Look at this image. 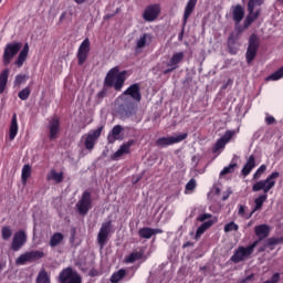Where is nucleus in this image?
Listing matches in <instances>:
<instances>
[{
    "instance_id": "nucleus-37",
    "label": "nucleus",
    "mask_w": 283,
    "mask_h": 283,
    "mask_svg": "<svg viewBox=\"0 0 283 283\" xmlns=\"http://www.w3.org/2000/svg\"><path fill=\"white\" fill-rule=\"evenodd\" d=\"M235 168H238V164L237 163H231L229 166L224 167L221 171H220V177L233 174L235 171Z\"/></svg>"
},
{
    "instance_id": "nucleus-45",
    "label": "nucleus",
    "mask_w": 283,
    "mask_h": 283,
    "mask_svg": "<svg viewBox=\"0 0 283 283\" xmlns=\"http://www.w3.org/2000/svg\"><path fill=\"white\" fill-rule=\"evenodd\" d=\"M268 167L265 165H261L260 168L254 172L253 179H260L261 176L266 171Z\"/></svg>"
},
{
    "instance_id": "nucleus-60",
    "label": "nucleus",
    "mask_w": 283,
    "mask_h": 283,
    "mask_svg": "<svg viewBox=\"0 0 283 283\" xmlns=\"http://www.w3.org/2000/svg\"><path fill=\"white\" fill-rule=\"evenodd\" d=\"M190 245V242H187V243H185L184 245H182V248H187V247H189Z\"/></svg>"
},
{
    "instance_id": "nucleus-19",
    "label": "nucleus",
    "mask_w": 283,
    "mask_h": 283,
    "mask_svg": "<svg viewBox=\"0 0 283 283\" xmlns=\"http://www.w3.org/2000/svg\"><path fill=\"white\" fill-rule=\"evenodd\" d=\"M60 128H61L60 119L56 117H53L48 125L50 140L57 139V135L60 134Z\"/></svg>"
},
{
    "instance_id": "nucleus-36",
    "label": "nucleus",
    "mask_w": 283,
    "mask_h": 283,
    "mask_svg": "<svg viewBox=\"0 0 283 283\" xmlns=\"http://www.w3.org/2000/svg\"><path fill=\"white\" fill-rule=\"evenodd\" d=\"M138 237L142 239H151L154 237L153 228L145 227V228L139 229Z\"/></svg>"
},
{
    "instance_id": "nucleus-20",
    "label": "nucleus",
    "mask_w": 283,
    "mask_h": 283,
    "mask_svg": "<svg viewBox=\"0 0 283 283\" xmlns=\"http://www.w3.org/2000/svg\"><path fill=\"white\" fill-rule=\"evenodd\" d=\"M136 142L134 139L128 140L126 144H123L117 151L114 153L112 156L113 160H117L118 158L123 157L124 155L130 154V148L134 146Z\"/></svg>"
},
{
    "instance_id": "nucleus-23",
    "label": "nucleus",
    "mask_w": 283,
    "mask_h": 283,
    "mask_svg": "<svg viewBox=\"0 0 283 283\" xmlns=\"http://www.w3.org/2000/svg\"><path fill=\"white\" fill-rule=\"evenodd\" d=\"M254 233L259 238V241H263L271 233V227L268 224H260L254 228Z\"/></svg>"
},
{
    "instance_id": "nucleus-59",
    "label": "nucleus",
    "mask_w": 283,
    "mask_h": 283,
    "mask_svg": "<svg viewBox=\"0 0 283 283\" xmlns=\"http://www.w3.org/2000/svg\"><path fill=\"white\" fill-rule=\"evenodd\" d=\"M4 266L6 264L0 263V271H2Z\"/></svg>"
},
{
    "instance_id": "nucleus-41",
    "label": "nucleus",
    "mask_w": 283,
    "mask_h": 283,
    "mask_svg": "<svg viewBox=\"0 0 283 283\" xmlns=\"http://www.w3.org/2000/svg\"><path fill=\"white\" fill-rule=\"evenodd\" d=\"M30 95H31V88L30 86H25L24 88L19 91L18 98L21 101H27L29 99Z\"/></svg>"
},
{
    "instance_id": "nucleus-34",
    "label": "nucleus",
    "mask_w": 283,
    "mask_h": 283,
    "mask_svg": "<svg viewBox=\"0 0 283 283\" xmlns=\"http://www.w3.org/2000/svg\"><path fill=\"white\" fill-rule=\"evenodd\" d=\"M9 78V69H4L3 72L0 73V94H2L7 87Z\"/></svg>"
},
{
    "instance_id": "nucleus-18",
    "label": "nucleus",
    "mask_w": 283,
    "mask_h": 283,
    "mask_svg": "<svg viewBox=\"0 0 283 283\" xmlns=\"http://www.w3.org/2000/svg\"><path fill=\"white\" fill-rule=\"evenodd\" d=\"M232 20L235 25H239L245 18V9L241 3L231 6Z\"/></svg>"
},
{
    "instance_id": "nucleus-58",
    "label": "nucleus",
    "mask_w": 283,
    "mask_h": 283,
    "mask_svg": "<svg viewBox=\"0 0 283 283\" xmlns=\"http://www.w3.org/2000/svg\"><path fill=\"white\" fill-rule=\"evenodd\" d=\"M86 0H74L76 4H83Z\"/></svg>"
},
{
    "instance_id": "nucleus-29",
    "label": "nucleus",
    "mask_w": 283,
    "mask_h": 283,
    "mask_svg": "<svg viewBox=\"0 0 283 283\" xmlns=\"http://www.w3.org/2000/svg\"><path fill=\"white\" fill-rule=\"evenodd\" d=\"M48 181H54L55 184H62L64 180V174L63 172H56V170L51 169L50 172L46 175Z\"/></svg>"
},
{
    "instance_id": "nucleus-14",
    "label": "nucleus",
    "mask_w": 283,
    "mask_h": 283,
    "mask_svg": "<svg viewBox=\"0 0 283 283\" xmlns=\"http://www.w3.org/2000/svg\"><path fill=\"white\" fill-rule=\"evenodd\" d=\"M160 14V6L155 3V4H149L145 8L143 12V19L146 22H154L155 20L158 19Z\"/></svg>"
},
{
    "instance_id": "nucleus-10",
    "label": "nucleus",
    "mask_w": 283,
    "mask_h": 283,
    "mask_svg": "<svg viewBox=\"0 0 283 283\" xmlns=\"http://www.w3.org/2000/svg\"><path fill=\"white\" fill-rule=\"evenodd\" d=\"M90 52H91V42L88 38H85V40L81 42L77 49V53H76L77 65L82 66L86 63Z\"/></svg>"
},
{
    "instance_id": "nucleus-25",
    "label": "nucleus",
    "mask_w": 283,
    "mask_h": 283,
    "mask_svg": "<svg viewBox=\"0 0 283 283\" xmlns=\"http://www.w3.org/2000/svg\"><path fill=\"white\" fill-rule=\"evenodd\" d=\"M185 53L180 51L179 53H174L170 60L167 62V67H172V70H177L179 64L184 61Z\"/></svg>"
},
{
    "instance_id": "nucleus-16",
    "label": "nucleus",
    "mask_w": 283,
    "mask_h": 283,
    "mask_svg": "<svg viewBox=\"0 0 283 283\" xmlns=\"http://www.w3.org/2000/svg\"><path fill=\"white\" fill-rule=\"evenodd\" d=\"M27 240L28 237L23 230L15 232L12 238L11 250L19 251L27 243Z\"/></svg>"
},
{
    "instance_id": "nucleus-63",
    "label": "nucleus",
    "mask_w": 283,
    "mask_h": 283,
    "mask_svg": "<svg viewBox=\"0 0 283 283\" xmlns=\"http://www.w3.org/2000/svg\"><path fill=\"white\" fill-rule=\"evenodd\" d=\"M191 160H192V161H196V160H197V157H196V156H193V157L191 158Z\"/></svg>"
},
{
    "instance_id": "nucleus-38",
    "label": "nucleus",
    "mask_w": 283,
    "mask_h": 283,
    "mask_svg": "<svg viewBox=\"0 0 283 283\" xmlns=\"http://www.w3.org/2000/svg\"><path fill=\"white\" fill-rule=\"evenodd\" d=\"M126 275V270H119L112 274L111 276V283H118L122 279H124Z\"/></svg>"
},
{
    "instance_id": "nucleus-44",
    "label": "nucleus",
    "mask_w": 283,
    "mask_h": 283,
    "mask_svg": "<svg viewBox=\"0 0 283 283\" xmlns=\"http://www.w3.org/2000/svg\"><path fill=\"white\" fill-rule=\"evenodd\" d=\"M240 227L235 222H230L224 226L223 231L226 233L231 232V231H239Z\"/></svg>"
},
{
    "instance_id": "nucleus-6",
    "label": "nucleus",
    "mask_w": 283,
    "mask_h": 283,
    "mask_svg": "<svg viewBox=\"0 0 283 283\" xmlns=\"http://www.w3.org/2000/svg\"><path fill=\"white\" fill-rule=\"evenodd\" d=\"M260 49V38L256 33H252L249 38V44L245 53V60L248 64H251L259 52Z\"/></svg>"
},
{
    "instance_id": "nucleus-32",
    "label": "nucleus",
    "mask_w": 283,
    "mask_h": 283,
    "mask_svg": "<svg viewBox=\"0 0 283 283\" xmlns=\"http://www.w3.org/2000/svg\"><path fill=\"white\" fill-rule=\"evenodd\" d=\"M64 241V235L60 232H55L52 234L49 241L50 248H56Z\"/></svg>"
},
{
    "instance_id": "nucleus-35",
    "label": "nucleus",
    "mask_w": 283,
    "mask_h": 283,
    "mask_svg": "<svg viewBox=\"0 0 283 283\" xmlns=\"http://www.w3.org/2000/svg\"><path fill=\"white\" fill-rule=\"evenodd\" d=\"M32 175V167L30 165H24L21 170V181L23 185L28 182V179Z\"/></svg>"
},
{
    "instance_id": "nucleus-57",
    "label": "nucleus",
    "mask_w": 283,
    "mask_h": 283,
    "mask_svg": "<svg viewBox=\"0 0 283 283\" xmlns=\"http://www.w3.org/2000/svg\"><path fill=\"white\" fill-rule=\"evenodd\" d=\"M66 17V12L64 11L63 13H61L59 21L62 22Z\"/></svg>"
},
{
    "instance_id": "nucleus-64",
    "label": "nucleus",
    "mask_w": 283,
    "mask_h": 283,
    "mask_svg": "<svg viewBox=\"0 0 283 283\" xmlns=\"http://www.w3.org/2000/svg\"><path fill=\"white\" fill-rule=\"evenodd\" d=\"M228 199V197H223V200H227Z\"/></svg>"
},
{
    "instance_id": "nucleus-52",
    "label": "nucleus",
    "mask_w": 283,
    "mask_h": 283,
    "mask_svg": "<svg viewBox=\"0 0 283 283\" xmlns=\"http://www.w3.org/2000/svg\"><path fill=\"white\" fill-rule=\"evenodd\" d=\"M207 231V229L201 224L196 232V238L200 237L201 234H203Z\"/></svg>"
},
{
    "instance_id": "nucleus-46",
    "label": "nucleus",
    "mask_w": 283,
    "mask_h": 283,
    "mask_svg": "<svg viewBox=\"0 0 283 283\" xmlns=\"http://www.w3.org/2000/svg\"><path fill=\"white\" fill-rule=\"evenodd\" d=\"M280 243H283V238H271L268 240V245H277Z\"/></svg>"
},
{
    "instance_id": "nucleus-11",
    "label": "nucleus",
    "mask_w": 283,
    "mask_h": 283,
    "mask_svg": "<svg viewBox=\"0 0 283 283\" xmlns=\"http://www.w3.org/2000/svg\"><path fill=\"white\" fill-rule=\"evenodd\" d=\"M104 126H99L96 130H91L87 135H85L84 146L87 150H93L97 140L99 139L103 133Z\"/></svg>"
},
{
    "instance_id": "nucleus-5",
    "label": "nucleus",
    "mask_w": 283,
    "mask_h": 283,
    "mask_svg": "<svg viewBox=\"0 0 283 283\" xmlns=\"http://www.w3.org/2000/svg\"><path fill=\"white\" fill-rule=\"evenodd\" d=\"M21 49L22 42H9L8 44H6L2 54L3 65L8 66Z\"/></svg>"
},
{
    "instance_id": "nucleus-55",
    "label": "nucleus",
    "mask_w": 283,
    "mask_h": 283,
    "mask_svg": "<svg viewBox=\"0 0 283 283\" xmlns=\"http://www.w3.org/2000/svg\"><path fill=\"white\" fill-rule=\"evenodd\" d=\"M202 226L208 230V229H210L213 226V221L209 220V221L202 223Z\"/></svg>"
},
{
    "instance_id": "nucleus-50",
    "label": "nucleus",
    "mask_w": 283,
    "mask_h": 283,
    "mask_svg": "<svg viewBox=\"0 0 283 283\" xmlns=\"http://www.w3.org/2000/svg\"><path fill=\"white\" fill-rule=\"evenodd\" d=\"M210 218H212V214L203 213V214L199 216L197 220L200 221V222H205Z\"/></svg>"
},
{
    "instance_id": "nucleus-62",
    "label": "nucleus",
    "mask_w": 283,
    "mask_h": 283,
    "mask_svg": "<svg viewBox=\"0 0 283 283\" xmlns=\"http://www.w3.org/2000/svg\"><path fill=\"white\" fill-rule=\"evenodd\" d=\"M252 276H248L245 280L242 281V283H245L247 280H251Z\"/></svg>"
},
{
    "instance_id": "nucleus-4",
    "label": "nucleus",
    "mask_w": 283,
    "mask_h": 283,
    "mask_svg": "<svg viewBox=\"0 0 283 283\" xmlns=\"http://www.w3.org/2000/svg\"><path fill=\"white\" fill-rule=\"evenodd\" d=\"M280 172H272L265 180L258 181L252 186V191L258 192L263 190L264 195H268L272 188L275 187V179L280 178Z\"/></svg>"
},
{
    "instance_id": "nucleus-3",
    "label": "nucleus",
    "mask_w": 283,
    "mask_h": 283,
    "mask_svg": "<svg viewBox=\"0 0 283 283\" xmlns=\"http://www.w3.org/2000/svg\"><path fill=\"white\" fill-rule=\"evenodd\" d=\"M260 241H254L251 245L249 247H239L233 255L230 258V261L238 264L243 261H245L248 258H250L253 253L255 248L259 245Z\"/></svg>"
},
{
    "instance_id": "nucleus-22",
    "label": "nucleus",
    "mask_w": 283,
    "mask_h": 283,
    "mask_svg": "<svg viewBox=\"0 0 283 283\" xmlns=\"http://www.w3.org/2000/svg\"><path fill=\"white\" fill-rule=\"evenodd\" d=\"M239 33H230L228 38V49L230 54H237L239 51Z\"/></svg>"
},
{
    "instance_id": "nucleus-15",
    "label": "nucleus",
    "mask_w": 283,
    "mask_h": 283,
    "mask_svg": "<svg viewBox=\"0 0 283 283\" xmlns=\"http://www.w3.org/2000/svg\"><path fill=\"white\" fill-rule=\"evenodd\" d=\"M235 132L233 130L226 132L224 135L219 140H217V143L212 147V154H217L221 149H224L227 144L233 138Z\"/></svg>"
},
{
    "instance_id": "nucleus-61",
    "label": "nucleus",
    "mask_w": 283,
    "mask_h": 283,
    "mask_svg": "<svg viewBox=\"0 0 283 283\" xmlns=\"http://www.w3.org/2000/svg\"><path fill=\"white\" fill-rule=\"evenodd\" d=\"M276 2L281 6H283V0H276Z\"/></svg>"
},
{
    "instance_id": "nucleus-21",
    "label": "nucleus",
    "mask_w": 283,
    "mask_h": 283,
    "mask_svg": "<svg viewBox=\"0 0 283 283\" xmlns=\"http://www.w3.org/2000/svg\"><path fill=\"white\" fill-rule=\"evenodd\" d=\"M29 52H30V46H29L28 42H25V44H23L17 60L14 61V65L17 67H22L23 66L24 62L28 59Z\"/></svg>"
},
{
    "instance_id": "nucleus-49",
    "label": "nucleus",
    "mask_w": 283,
    "mask_h": 283,
    "mask_svg": "<svg viewBox=\"0 0 283 283\" xmlns=\"http://www.w3.org/2000/svg\"><path fill=\"white\" fill-rule=\"evenodd\" d=\"M245 209H247V208H245L244 206L240 205V206H239V210H238V214H239L240 217H242V218L248 219L249 216H247Z\"/></svg>"
},
{
    "instance_id": "nucleus-28",
    "label": "nucleus",
    "mask_w": 283,
    "mask_h": 283,
    "mask_svg": "<svg viewBox=\"0 0 283 283\" xmlns=\"http://www.w3.org/2000/svg\"><path fill=\"white\" fill-rule=\"evenodd\" d=\"M269 196L268 195H262L259 198H256L254 200V209L251 211V213L247 217V219H250L253 217V214L259 211L262 210L264 202L268 200Z\"/></svg>"
},
{
    "instance_id": "nucleus-42",
    "label": "nucleus",
    "mask_w": 283,
    "mask_h": 283,
    "mask_svg": "<svg viewBox=\"0 0 283 283\" xmlns=\"http://www.w3.org/2000/svg\"><path fill=\"white\" fill-rule=\"evenodd\" d=\"M28 78H29L28 75H22V74L15 75L13 85L20 86L21 84L27 83Z\"/></svg>"
},
{
    "instance_id": "nucleus-40",
    "label": "nucleus",
    "mask_w": 283,
    "mask_h": 283,
    "mask_svg": "<svg viewBox=\"0 0 283 283\" xmlns=\"http://www.w3.org/2000/svg\"><path fill=\"white\" fill-rule=\"evenodd\" d=\"M35 283H51V280L49 277L48 272L46 271H40L38 276H36Z\"/></svg>"
},
{
    "instance_id": "nucleus-12",
    "label": "nucleus",
    "mask_w": 283,
    "mask_h": 283,
    "mask_svg": "<svg viewBox=\"0 0 283 283\" xmlns=\"http://www.w3.org/2000/svg\"><path fill=\"white\" fill-rule=\"evenodd\" d=\"M111 231H112L111 220L102 223V227L99 228V231L97 233V243L101 247V249H103L106 245Z\"/></svg>"
},
{
    "instance_id": "nucleus-54",
    "label": "nucleus",
    "mask_w": 283,
    "mask_h": 283,
    "mask_svg": "<svg viewBox=\"0 0 283 283\" xmlns=\"http://www.w3.org/2000/svg\"><path fill=\"white\" fill-rule=\"evenodd\" d=\"M174 71H176V69H174V66H169V69H165V71H163V74L168 75V74L172 73Z\"/></svg>"
},
{
    "instance_id": "nucleus-47",
    "label": "nucleus",
    "mask_w": 283,
    "mask_h": 283,
    "mask_svg": "<svg viewBox=\"0 0 283 283\" xmlns=\"http://www.w3.org/2000/svg\"><path fill=\"white\" fill-rule=\"evenodd\" d=\"M197 187V181L195 179H190L187 185H186V190L187 191H192Z\"/></svg>"
},
{
    "instance_id": "nucleus-9",
    "label": "nucleus",
    "mask_w": 283,
    "mask_h": 283,
    "mask_svg": "<svg viewBox=\"0 0 283 283\" xmlns=\"http://www.w3.org/2000/svg\"><path fill=\"white\" fill-rule=\"evenodd\" d=\"M92 195L90 191H84L81 199L76 203L78 214L86 216L92 209Z\"/></svg>"
},
{
    "instance_id": "nucleus-31",
    "label": "nucleus",
    "mask_w": 283,
    "mask_h": 283,
    "mask_svg": "<svg viewBox=\"0 0 283 283\" xmlns=\"http://www.w3.org/2000/svg\"><path fill=\"white\" fill-rule=\"evenodd\" d=\"M73 277L74 276L72 268L64 269L59 275L60 283H67V281L70 282Z\"/></svg>"
},
{
    "instance_id": "nucleus-7",
    "label": "nucleus",
    "mask_w": 283,
    "mask_h": 283,
    "mask_svg": "<svg viewBox=\"0 0 283 283\" xmlns=\"http://www.w3.org/2000/svg\"><path fill=\"white\" fill-rule=\"evenodd\" d=\"M198 0H188L187 4L185 7L184 11V18H182V29L180 33L178 34V41H184V35H185V28L188 23L189 18L193 13L196 7H197Z\"/></svg>"
},
{
    "instance_id": "nucleus-27",
    "label": "nucleus",
    "mask_w": 283,
    "mask_h": 283,
    "mask_svg": "<svg viewBox=\"0 0 283 283\" xmlns=\"http://www.w3.org/2000/svg\"><path fill=\"white\" fill-rule=\"evenodd\" d=\"M255 167H256L255 156L251 155L241 170L242 176L248 177L249 175H251L252 170Z\"/></svg>"
},
{
    "instance_id": "nucleus-17",
    "label": "nucleus",
    "mask_w": 283,
    "mask_h": 283,
    "mask_svg": "<svg viewBox=\"0 0 283 283\" xmlns=\"http://www.w3.org/2000/svg\"><path fill=\"white\" fill-rule=\"evenodd\" d=\"M123 95L129 96L137 103L142 102L143 95L140 92V84H130V86L123 92Z\"/></svg>"
},
{
    "instance_id": "nucleus-53",
    "label": "nucleus",
    "mask_w": 283,
    "mask_h": 283,
    "mask_svg": "<svg viewBox=\"0 0 283 283\" xmlns=\"http://www.w3.org/2000/svg\"><path fill=\"white\" fill-rule=\"evenodd\" d=\"M276 123V119L273 117V116H268L266 118H265V124L266 125H273V124H275Z\"/></svg>"
},
{
    "instance_id": "nucleus-24",
    "label": "nucleus",
    "mask_w": 283,
    "mask_h": 283,
    "mask_svg": "<svg viewBox=\"0 0 283 283\" xmlns=\"http://www.w3.org/2000/svg\"><path fill=\"white\" fill-rule=\"evenodd\" d=\"M153 42V35L151 33H143V35H140L136 42V46L135 50H143L145 49L147 45H149Z\"/></svg>"
},
{
    "instance_id": "nucleus-26",
    "label": "nucleus",
    "mask_w": 283,
    "mask_h": 283,
    "mask_svg": "<svg viewBox=\"0 0 283 283\" xmlns=\"http://www.w3.org/2000/svg\"><path fill=\"white\" fill-rule=\"evenodd\" d=\"M19 132L18 116L12 114L10 126H9V140H14Z\"/></svg>"
},
{
    "instance_id": "nucleus-48",
    "label": "nucleus",
    "mask_w": 283,
    "mask_h": 283,
    "mask_svg": "<svg viewBox=\"0 0 283 283\" xmlns=\"http://www.w3.org/2000/svg\"><path fill=\"white\" fill-rule=\"evenodd\" d=\"M281 280V274L280 273H275L272 275L270 281H265L266 283H279Z\"/></svg>"
},
{
    "instance_id": "nucleus-1",
    "label": "nucleus",
    "mask_w": 283,
    "mask_h": 283,
    "mask_svg": "<svg viewBox=\"0 0 283 283\" xmlns=\"http://www.w3.org/2000/svg\"><path fill=\"white\" fill-rule=\"evenodd\" d=\"M126 80L127 71H120L119 66H113L105 75L103 88L98 91L97 98L103 99L107 96V87H113L116 92H122Z\"/></svg>"
},
{
    "instance_id": "nucleus-33",
    "label": "nucleus",
    "mask_w": 283,
    "mask_h": 283,
    "mask_svg": "<svg viewBox=\"0 0 283 283\" xmlns=\"http://www.w3.org/2000/svg\"><path fill=\"white\" fill-rule=\"evenodd\" d=\"M145 255L144 251L133 252L128 256H125V263L132 264L135 263L137 260H142Z\"/></svg>"
},
{
    "instance_id": "nucleus-43",
    "label": "nucleus",
    "mask_w": 283,
    "mask_h": 283,
    "mask_svg": "<svg viewBox=\"0 0 283 283\" xmlns=\"http://www.w3.org/2000/svg\"><path fill=\"white\" fill-rule=\"evenodd\" d=\"M12 237V230L9 227H2L1 238L2 240H9Z\"/></svg>"
},
{
    "instance_id": "nucleus-51",
    "label": "nucleus",
    "mask_w": 283,
    "mask_h": 283,
    "mask_svg": "<svg viewBox=\"0 0 283 283\" xmlns=\"http://www.w3.org/2000/svg\"><path fill=\"white\" fill-rule=\"evenodd\" d=\"M67 283H82V279L80 275H74Z\"/></svg>"
},
{
    "instance_id": "nucleus-8",
    "label": "nucleus",
    "mask_w": 283,
    "mask_h": 283,
    "mask_svg": "<svg viewBox=\"0 0 283 283\" xmlns=\"http://www.w3.org/2000/svg\"><path fill=\"white\" fill-rule=\"evenodd\" d=\"M45 253L42 251H30L21 254L15 259V265H25L27 263H33L40 259H43Z\"/></svg>"
},
{
    "instance_id": "nucleus-30",
    "label": "nucleus",
    "mask_w": 283,
    "mask_h": 283,
    "mask_svg": "<svg viewBox=\"0 0 283 283\" xmlns=\"http://www.w3.org/2000/svg\"><path fill=\"white\" fill-rule=\"evenodd\" d=\"M122 132H123V127L120 125H116L115 127H113L112 132L107 136V142L109 144L115 143L118 139Z\"/></svg>"
},
{
    "instance_id": "nucleus-13",
    "label": "nucleus",
    "mask_w": 283,
    "mask_h": 283,
    "mask_svg": "<svg viewBox=\"0 0 283 283\" xmlns=\"http://www.w3.org/2000/svg\"><path fill=\"white\" fill-rule=\"evenodd\" d=\"M188 138V134H180L177 136H170V137H163L156 140V146L160 148H166L168 146H171L174 144L181 143Z\"/></svg>"
},
{
    "instance_id": "nucleus-2",
    "label": "nucleus",
    "mask_w": 283,
    "mask_h": 283,
    "mask_svg": "<svg viewBox=\"0 0 283 283\" xmlns=\"http://www.w3.org/2000/svg\"><path fill=\"white\" fill-rule=\"evenodd\" d=\"M264 4V0H249L248 1V14L243 22V29L248 30L260 17L261 9H256V7H261Z\"/></svg>"
},
{
    "instance_id": "nucleus-56",
    "label": "nucleus",
    "mask_w": 283,
    "mask_h": 283,
    "mask_svg": "<svg viewBox=\"0 0 283 283\" xmlns=\"http://www.w3.org/2000/svg\"><path fill=\"white\" fill-rule=\"evenodd\" d=\"M153 235L161 234L164 231L161 229H151Z\"/></svg>"
},
{
    "instance_id": "nucleus-39",
    "label": "nucleus",
    "mask_w": 283,
    "mask_h": 283,
    "mask_svg": "<svg viewBox=\"0 0 283 283\" xmlns=\"http://www.w3.org/2000/svg\"><path fill=\"white\" fill-rule=\"evenodd\" d=\"M281 78H283V66L274 71V73H271V75L266 77V81H280Z\"/></svg>"
}]
</instances>
